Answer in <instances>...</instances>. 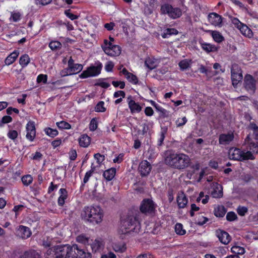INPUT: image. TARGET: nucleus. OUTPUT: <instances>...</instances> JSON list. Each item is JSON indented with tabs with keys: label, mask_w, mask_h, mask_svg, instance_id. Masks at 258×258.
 Masks as SVG:
<instances>
[{
	"label": "nucleus",
	"mask_w": 258,
	"mask_h": 258,
	"mask_svg": "<svg viewBox=\"0 0 258 258\" xmlns=\"http://www.w3.org/2000/svg\"><path fill=\"white\" fill-rule=\"evenodd\" d=\"M94 156L99 164L101 163L105 159L104 156L102 155L99 153L95 154Z\"/></svg>",
	"instance_id": "13d9d810"
},
{
	"label": "nucleus",
	"mask_w": 258,
	"mask_h": 258,
	"mask_svg": "<svg viewBox=\"0 0 258 258\" xmlns=\"http://www.w3.org/2000/svg\"><path fill=\"white\" fill-rule=\"evenodd\" d=\"M83 69V66L81 64L76 63L69 70L70 74H75L81 72Z\"/></svg>",
	"instance_id": "473e14b6"
},
{
	"label": "nucleus",
	"mask_w": 258,
	"mask_h": 258,
	"mask_svg": "<svg viewBox=\"0 0 258 258\" xmlns=\"http://www.w3.org/2000/svg\"><path fill=\"white\" fill-rule=\"evenodd\" d=\"M186 122V118L185 117H183L181 118H178L176 121V124L177 127H179L184 125Z\"/></svg>",
	"instance_id": "864d4df0"
},
{
	"label": "nucleus",
	"mask_w": 258,
	"mask_h": 258,
	"mask_svg": "<svg viewBox=\"0 0 258 258\" xmlns=\"http://www.w3.org/2000/svg\"><path fill=\"white\" fill-rule=\"evenodd\" d=\"M226 213V211L223 206H218L215 209L214 214L216 217H223Z\"/></svg>",
	"instance_id": "c756f323"
},
{
	"label": "nucleus",
	"mask_w": 258,
	"mask_h": 258,
	"mask_svg": "<svg viewBox=\"0 0 258 258\" xmlns=\"http://www.w3.org/2000/svg\"><path fill=\"white\" fill-rule=\"evenodd\" d=\"M212 35L214 40L218 43L222 42L224 40L223 37L218 31H213Z\"/></svg>",
	"instance_id": "e433bc0d"
},
{
	"label": "nucleus",
	"mask_w": 258,
	"mask_h": 258,
	"mask_svg": "<svg viewBox=\"0 0 258 258\" xmlns=\"http://www.w3.org/2000/svg\"><path fill=\"white\" fill-rule=\"evenodd\" d=\"M232 23L238 29L243 24L240 21L236 18H232L231 19Z\"/></svg>",
	"instance_id": "e2e57ef3"
},
{
	"label": "nucleus",
	"mask_w": 258,
	"mask_h": 258,
	"mask_svg": "<svg viewBox=\"0 0 258 258\" xmlns=\"http://www.w3.org/2000/svg\"><path fill=\"white\" fill-rule=\"evenodd\" d=\"M177 202L180 208H183L187 203V199L185 195L181 192H179L177 197Z\"/></svg>",
	"instance_id": "412c9836"
},
{
	"label": "nucleus",
	"mask_w": 258,
	"mask_h": 258,
	"mask_svg": "<svg viewBox=\"0 0 258 258\" xmlns=\"http://www.w3.org/2000/svg\"><path fill=\"white\" fill-rule=\"evenodd\" d=\"M161 12L162 14L168 15L170 18L173 19L178 18L182 15L180 9L174 8L168 4H165L161 6Z\"/></svg>",
	"instance_id": "0eeeda50"
},
{
	"label": "nucleus",
	"mask_w": 258,
	"mask_h": 258,
	"mask_svg": "<svg viewBox=\"0 0 258 258\" xmlns=\"http://www.w3.org/2000/svg\"><path fill=\"white\" fill-rule=\"evenodd\" d=\"M30 58L27 54H24L22 55L19 59L20 64L22 67H25L29 63Z\"/></svg>",
	"instance_id": "72a5a7b5"
},
{
	"label": "nucleus",
	"mask_w": 258,
	"mask_h": 258,
	"mask_svg": "<svg viewBox=\"0 0 258 258\" xmlns=\"http://www.w3.org/2000/svg\"><path fill=\"white\" fill-rule=\"evenodd\" d=\"M166 130H162L161 131L160 135V138L158 139V145L160 146L162 145V143L163 142V141L165 139V135L166 134Z\"/></svg>",
	"instance_id": "603ef678"
},
{
	"label": "nucleus",
	"mask_w": 258,
	"mask_h": 258,
	"mask_svg": "<svg viewBox=\"0 0 258 258\" xmlns=\"http://www.w3.org/2000/svg\"><path fill=\"white\" fill-rule=\"evenodd\" d=\"M216 236L222 243L224 244H227L230 241L231 237L226 231L221 230H218L216 231Z\"/></svg>",
	"instance_id": "dca6fc26"
},
{
	"label": "nucleus",
	"mask_w": 258,
	"mask_h": 258,
	"mask_svg": "<svg viewBox=\"0 0 258 258\" xmlns=\"http://www.w3.org/2000/svg\"><path fill=\"white\" fill-rule=\"evenodd\" d=\"M37 82H43L44 83H45L47 81V76L46 75H39L38 77H37Z\"/></svg>",
	"instance_id": "69168bd1"
},
{
	"label": "nucleus",
	"mask_w": 258,
	"mask_h": 258,
	"mask_svg": "<svg viewBox=\"0 0 258 258\" xmlns=\"http://www.w3.org/2000/svg\"><path fill=\"white\" fill-rule=\"evenodd\" d=\"M155 209V204L153 201L150 199L144 200L140 205L141 212L146 214L153 213Z\"/></svg>",
	"instance_id": "9d476101"
},
{
	"label": "nucleus",
	"mask_w": 258,
	"mask_h": 258,
	"mask_svg": "<svg viewBox=\"0 0 258 258\" xmlns=\"http://www.w3.org/2000/svg\"><path fill=\"white\" fill-rule=\"evenodd\" d=\"M145 63L147 67L151 70L156 68L158 66L157 61L151 58H147Z\"/></svg>",
	"instance_id": "c85d7f7f"
},
{
	"label": "nucleus",
	"mask_w": 258,
	"mask_h": 258,
	"mask_svg": "<svg viewBox=\"0 0 258 258\" xmlns=\"http://www.w3.org/2000/svg\"><path fill=\"white\" fill-rule=\"evenodd\" d=\"M232 85L235 87L242 79V71L237 64H233L231 69Z\"/></svg>",
	"instance_id": "6e6552de"
},
{
	"label": "nucleus",
	"mask_w": 258,
	"mask_h": 258,
	"mask_svg": "<svg viewBox=\"0 0 258 258\" xmlns=\"http://www.w3.org/2000/svg\"><path fill=\"white\" fill-rule=\"evenodd\" d=\"M190 159L188 155L183 153L169 152L165 158V163L169 166L178 169L188 167Z\"/></svg>",
	"instance_id": "f03ea898"
},
{
	"label": "nucleus",
	"mask_w": 258,
	"mask_h": 258,
	"mask_svg": "<svg viewBox=\"0 0 258 258\" xmlns=\"http://www.w3.org/2000/svg\"><path fill=\"white\" fill-rule=\"evenodd\" d=\"M154 107H155L157 111L160 113V115L161 116L165 117L167 116V111L166 110L163 108L158 105H155Z\"/></svg>",
	"instance_id": "49530a36"
},
{
	"label": "nucleus",
	"mask_w": 258,
	"mask_h": 258,
	"mask_svg": "<svg viewBox=\"0 0 258 258\" xmlns=\"http://www.w3.org/2000/svg\"><path fill=\"white\" fill-rule=\"evenodd\" d=\"M76 240L78 242L83 244L89 242V238L84 235H80L77 237Z\"/></svg>",
	"instance_id": "a18cd8bd"
},
{
	"label": "nucleus",
	"mask_w": 258,
	"mask_h": 258,
	"mask_svg": "<svg viewBox=\"0 0 258 258\" xmlns=\"http://www.w3.org/2000/svg\"><path fill=\"white\" fill-rule=\"evenodd\" d=\"M126 78L131 83L136 84L138 83L137 77L132 73L130 74L126 77Z\"/></svg>",
	"instance_id": "3c124183"
},
{
	"label": "nucleus",
	"mask_w": 258,
	"mask_h": 258,
	"mask_svg": "<svg viewBox=\"0 0 258 258\" xmlns=\"http://www.w3.org/2000/svg\"><path fill=\"white\" fill-rule=\"evenodd\" d=\"M51 2L52 0H35V4L37 5H41L44 6L51 3Z\"/></svg>",
	"instance_id": "680f3d73"
},
{
	"label": "nucleus",
	"mask_w": 258,
	"mask_h": 258,
	"mask_svg": "<svg viewBox=\"0 0 258 258\" xmlns=\"http://www.w3.org/2000/svg\"><path fill=\"white\" fill-rule=\"evenodd\" d=\"M228 154L229 158L235 160L241 161L254 159L252 154L249 151L245 152L237 148H231L229 150Z\"/></svg>",
	"instance_id": "39448f33"
},
{
	"label": "nucleus",
	"mask_w": 258,
	"mask_h": 258,
	"mask_svg": "<svg viewBox=\"0 0 258 258\" xmlns=\"http://www.w3.org/2000/svg\"><path fill=\"white\" fill-rule=\"evenodd\" d=\"M244 86L250 93L253 94L256 90V81L250 75H246L244 78Z\"/></svg>",
	"instance_id": "9b49d317"
},
{
	"label": "nucleus",
	"mask_w": 258,
	"mask_h": 258,
	"mask_svg": "<svg viewBox=\"0 0 258 258\" xmlns=\"http://www.w3.org/2000/svg\"><path fill=\"white\" fill-rule=\"evenodd\" d=\"M49 47L51 50H55L61 48V44L59 41H53L50 42Z\"/></svg>",
	"instance_id": "ea45409f"
},
{
	"label": "nucleus",
	"mask_w": 258,
	"mask_h": 258,
	"mask_svg": "<svg viewBox=\"0 0 258 258\" xmlns=\"http://www.w3.org/2000/svg\"><path fill=\"white\" fill-rule=\"evenodd\" d=\"M21 16V14L20 12H12L11 13V17L10 20H12L13 22H17L20 20Z\"/></svg>",
	"instance_id": "c9c22d12"
},
{
	"label": "nucleus",
	"mask_w": 258,
	"mask_h": 258,
	"mask_svg": "<svg viewBox=\"0 0 258 258\" xmlns=\"http://www.w3.org/2000/svg\"><path fill=\"white\" fill-rule=\"evenodd\" d=\"M152 166L147 160L142 161L139 166V171L142 176H147L151 171Z\"/></svg>",
	"instance_id": "4468645a"
},
{
	"label": "nucleus",
	"mask_w": 258,
	"mask_h": 258,
	"mask_svg": "<svg viewBox=\"0 0 258 258\" xmlns=\"http://www.w3.org/2000/svg\"><path fill=\"white\" fill-rule=\"evenodd\" d=\"M102 67V64L99 62L96 66H91L87 70L83 71L80 77L82 78H86L89 77L96 76L100 73Z\"/></svg>",
	"instance_id": "1a4fd4ad"
},
{
	"label": "nucleus",
	"mask_w": 258,
	"mask_h": 258,
	"mask_svg": "<svg viewBox=\"0 0 258 258\" xmlns=\"http://www.w3.org/2000/svg\"><path fill=\"white\" fill-rule=\"evenodd\" d=\"M51 250L53 258H91L90 253L80 249L77 245H56Z\"/></svg>",
	"instance_id": "f257e3e1"
},
{
	"label": "nucleus",
	"mask_w": 258,
	"mask_h": 258,
	"mask_svg": "<svg viewBox=\"0 0 258 258\" xmlns=\"http://www.w3.org/2000/svg\"><path fill=\"white\" fill-rule=\"evenodd\" d=\"M191 62V60L185 59L179 62V66L181 70H185L190 67Z\"/></svg>",
	"instance_id": "7c9ffc66"
},
{
	"label": "nucleus",
	"mask_w": 258,
	"mask_h": 258,
	"mask_svg": "<svg viewBox=\"0 0 258 258\" xmlns=\"http://www.w3.org/2000/svg\"><path fill=\"white\" fill-rule=\"evenodd\" d=\"M103 246V242L100 239H96L91 244L92 249L94 252L99 250Z\"/></svg>",
	"instance_id": "b1692460"
},
{
	"label": "nucleus",
	"mask_w": 258,
	"mask_h": 258,
	"mask_svg": "<svg viewBox=\"0 0 258 258\" xmlns=\"http://www.w3.org/2000/svg\"><path fill=\"white\" fill-rule=\"evenodd\" d=\"M141 225L136 218L133 216L127 217L121 221L119 232L121 234L138 233L140 231Z\"/></svg>",
	"instance_id": "20e7f679"
},
{
	"label": "nucleus",
	"mask_w": 258,
	"mask_h": 258,
	"mask_svg": "<svg viewBox=\"0 0 258 258\" xmlns=\"http://www.w3.org/2000/svg\"><path fill=\"white\" fill-rule=\"evenodd\" d=\"M238 214L240 216H244L247 212V209L244 207H239L237 210Z\"/></svg>",
	"instance_id": "bf43d9fd"
},
{
	"label": "nucleus",
	"mask_w": 258,
	"mask_h": 258,
	"mask_svg": "<svg viewBox=\"0 0 258 258\" xmlns=\"http://www.w3.org/2000/svg\"><path fill=\"white\" fill-rule=\"evenodd\" d=\"M237 218V215L234 212H229L226 215V219L228 221H232Z\"/></svg>",
	"instance_id": "5fc2aeb1"
},
{
	"label": "nucleus",
	"mask_w": 258,
	"mask_h": 258,
	"mask_svg": "<svg viewBox=\"0 0 258 258\" xmlns=\"http://www.w3.org/2000/svg\"><path fill=\"white\" fill-rule=\"evenodd\" d=\"M46 134L50 137L53 138L58 135V131L56 129L48 127L45 129Z\"/></svg>",
	"instance_id": "a19ab883"
},
{
	"label": "nucleus",
	"mask_w": 258,
	"mask_h": 258,
	"mask_svg": "<svg viewBox=\"0 0 258 258\" xmlns=\"http://www.w3.org/2000/svg\"><path fill=\"white\" fill-rule=\"evenodd\" d=\"M245 144L247 145V148L252 153H258V142H255L252 138L250 137V135H248L245 140Z\"/></svg>",
	"instance_id": "2eb2a0df"
},
{
	"label": "nucleus",
	"mask_w": 258,
	"mask_h": 258,
	"mask_svg": "<svg viewBox=\"0 0 258 258\" xmlns=\"http://www.w3.org/2000/svg\"><path fill=\"white\" fill-rule=\"evenodd\" d=\"M95 110L97 112H104L105 108L104 107V102L103 101L99 102L96 106Z\"/></svg>",
	"instance_id": "09e8293b"
},
{
	"label": "nucleus",
	"mask_w": 258,
	"mask_h": 258,
	"mask_svg": "<svg viewBox=\"0 0 258 258\" xmlns=\"http://www.w3.org/2000/svg\"><path fill=\"white\" fill-rule=\"evenodd\" d=\"M98 127V122L95 118H93L90 123L89 128L91 131H94Z\"/></svg>",
	"instance_id": "de8ad7c7"
},
{
	"label": "nucleus",
	"mask_w": 258,
	"mask_h": 258,
	"mask_svg": "<svg viewBox=\"0 0 258 258\" xmlns=\"http://www.w3.org/2000/svg\"><path fill=\"white\" fill-rule=\"evenodd\" d=\"M113 249L116 252H123L126 250V247L124 243H115Z\"/></svg>",
	"instance_id": "f704fd0d"
},
{
	"label": "nucleus",
	"mask_w": 258,
	"mask_h": 258,
	"mask_svg": "<svg viewBox=\"0 0 258 258\" xmlns=\"http://www.w3.org/2000/svg\"><path fill=\"white\" fill-rule=\"evenodd\" d=\"M26 138L30 141H33L36 136V129L34 122L29 121L26 125Z\"/></svg>",
	"instance_id": "ddd939ff"
},
{
	"label": "nucleus",
	"mask_w": 258,
	"mask_h": 258,
	"mask_svg": "<svg viewBox=\"0 0 258 258\" xmlns=\"http://www.w3.org/2000/svg\"><path fill=\"white\" fill-rule=\"evenodd\" d=\"M70 159L71 160H75L77 157V154L75 150H71L69 153Z\"/></svg>",
	"instance_id": "338daca9"
},
{
	"label": "nucleus",
	"mask_w": 258,
	"mask_h": 258,
	"mask_svg": "<svg viewBox=\"0 0 258 258\" xmlns=\"http://www.w3.org/2000/svg\"><path fill=\"white\" fill-rule=\"evenodd\" d=\"M56 124L59 129L68 130L71 128V125L68 122L65 121L57 122Z\"/></svg>",
	"instance_id": "4c0bfd02"
},
{
	"label": "nucleus",
	"mask_w": 258,
	"mask_h": 258,
	"mask_svg": "<svg viewBox=\"0 0 258 258\" xmlns=\"http://www.w3.org/2000/svg\"><path fill=\"white\" fill-rule=\"evenodd\" d=\"M90 143V138L86 135H82L79 139V144L81 147H87Z\"/></svg>",
	"instance_id": "cd10ccee"
},
{
	"label": "nucleus",
	"mask_w": 258,
	"mask_h": 258,
	"mask_svg": "<svg viewBox=\"0 0 258 258\" xmlns=\"http://www.w3.org/2000/svg\"><path fill=\"white\" fill-rule=\"evenodd\" d=\"M33 178L30 175L23 176L22 178V181L23 183L26 186H28L31 184Z\"/></svg>",
	"instance_id": "79ce46f5"
},
{
	"label": "nucleus",
	"mask_w": 258,
	"mask_h": 258,
	"mask_svg": "<svg viewBox=\"0 0 258 258\" xmlns=\"http://www.w3.org/2000/svg\"><path fill=\"white\" fill-rule=\"evenodd\" d=\"M202 48L207 52H214L217 51V47L210 43L205 42H200Z\"/></svg>",
	"instance_id": "a878e982"
},
{
	"label": "nucleus",
	"mask_w": 258,
	"mask_h": 258,
	"mask_svg": "<svg viewBox=\"0 0 258 258\" xmlns=\"http://www.w3.org/2000/svg\"><path fill=\"white\" fill-rule=\"evenodd\" d=\"M249 128L253 132L252 135L249 134L250 137L252 138V140L258 141V126L254 123H250Z\"/></svg>",
	"instance_id": "bb28decb"
},
{
	"label": "nucleus",
	"mask_w": 258,
	"mask_h": 258,
	"mask_svg": "<svg viewBox=\"0 0 258 258\" xmlns=\"http://www.w3.org/2000/svg\"><path fill=\"white\" fill-rule=\"evenodd\" d=\"M115 173V168H111L104 172L103 176L107 180L110 181L114 178Z\"/></svg>",
	"instance_id": "5701e85b"
},
{
	"label": "nucleus",
	"mask_w": 258,
	"mask_h": 258,
	"mask_svg": "<svg viewBox=\"0 0 258 258\" xmlns=\"http://www.w3.org/2000/svg\"><path fill=\"white\" fill-rule=\"evenodd\" d=\"M103 217V210L98 206L85 207L82 213V217L84 220L93 224L100 223Z\"/></svg>",
	"instance_id": "7ed1b4c3"
},
{
	"label": "nucleus",
	"mask_w": 258,
	"mask_h": 258,
	"mask_svg": "<svg viewBox=\"0 0 258 258\" xmlns=\"http://www.w3.org/2000/svg\"><path fill=\"white\" fill-rule=\"evenodd\" d=\"M114 67L113 63L110 61L105 65V69L107 72H111Z\"/></svg>",
	"instance_id": "0e129e2a"
},
{
	"label": "nucleus",
	"mask_w": 258,
	"mask_h": 258,
	"mask_svg": "<svg viewBox=\"0 0 258 258\" xmlns=\"http://www.w3.org/2000/svg\"><path fill=\"white\" fill-rule=\"evenodd\" d=\"M64 14L71 20H74L78 19V16L71 13L70 10H67L64 11Z\"/></svg>",
	"instance_id": "6e6d98bb"
},
{
	"label": "nucleus",
	"mask_w": 258,
	"mask_h": 258,
	"mask_svg": "<svg viewBox=\"0 0 258 258\" xmlns=\"http://www.w3.org/2000/svg\"><path fill=\"white\" fill-rule=\"evenodd\" d=\"M20 258H40V256L34 251H27L21 255Z\"/></svg>",
	"instance_id": "2f4dec72"
},
{
	"label": "nucleus",
	"mask_w": 258,
	"mask_h": 258,
	"mask_svg": "<svg viewBox=\"0 0 258 258\" xmlns=\"http://www.w3.org/2000/svg\"><path fill=\"white\" fill-rule=\"evenodd\" d=\"M19 54V52L17 50H15L11 53L5 59L6 64L9 66L12 64L16 60Z\"/></svg>",
	"instance_id": "4be33fe9"
},
{
	"label": "nucleus",
	"mask_w": 258,
	"mask_h": 258,
	"mask_svg": "<svg viewBox=\"0 0 258 258\" xmlns=\"http://www.w3.org/2000/svg\"><path fill=\"white\" fill-rule=\"evenodd\" d=\"M101 47L104 52L110 56H118L121 53V48L118 45H113L112 43L108 42L106 39L104 40Z\"/></svg>",
	"instance_id": "423d86ee"
},
{
	"label": "nucleus",
	"mask_w": 258,
	"mask_h": 258,
	"mask_svg": "<svg viewBox=\"0 0 258 258\" xmlns=\"http://www.w3.org/2000/svg\"><path fill=\"white\" fill-rule=\"evenodd\" d=\"M209 22L215 26H220L222 23V17L216 13H212L208 15Z\"/></svg>",
	"instance_id": "a211bd4d"
},
{
	"label": "nucleus",
	"mask_w": 258,
	"mask_h": 258,
	"mask_svg": "<svg viewBox=\"0 0 258 258\" xmlns=\"http://www.w3.org/2000/svg\"><path fill=\"white\" fill-rule=\"evenodd\" d=\"M8 136L10 139L15 140L18 137V133L15 130H11L8 133Z\"/></svg>",
	"instance_id": "4d7b16f0"
},
{
	"label": "nucleus",
	"mask_w": 258,
	"mask_h": 258,
	"mask_svg": "<svg viewBox=\"0 0 258 258\" xmlns=\"http://www.w3.org/2000/svg\"><path fill=\"white\" fill-rule=\"evenodd\" d=\"M238 29L243 35L249 38L252 37L253 33L252 31L246 25L243 24Z\"/></svg>",
	"instance_id": "393cba45"
},
{
	"label": "nucleus",
	"mask_w": 258,
	"mask_h": 258,
	"mask_svg": "<svg viewBox=\"0 0 258 258\" xmlns=\"http://www.w3.org/2000/svg\"><path fill=\"white\" fill-rule=\"evenodd\" d=\"M231 250L233 253L237 254H243L245 252L244 248L239 246H234L231 248Z\"/></svg>",
	"instance_id": "37998d69"
},
{
	"label": "nucleus",
	"mask_w": 258,
	"mask_h": 258,
	"mask_svg": "<svg viewBox=\"0 0 258 258\" xmlns=\"http://www.w3.org/2000/svg\"><path fill=\"white\" fill-rule=\"evenodd\" d=\"M94 170L95 167L92 166L91 169L90 171L86 172L83 180V182L84 183H86L88 181L90 177L91 176Z\"/></svg>",
	"instance_id": "8fccbe9b"
},
{
	"label": "nucleus",
	"mask_w": 258,
	"mask_h": 258,
	"mask_svg": "<svg viewBox=\"0 0 258 258\" xmlns=\"http://www.w3.org/2000/svg\"><path fill=\"white\" fill-rule=\"evenodd\" d=\"M137 258H153V256L150 253H143L138 255Z\"/></svg>",
	"instance_id": "774afa93"
},
{
	"label": "nucleus",
	"mask_w": 258,
	"mask_h": 258,
	"mask_svg": "<svg viewBox=\"0 0 258 258\" xmlns=\"http://www.w3.org/2000/svg\"><path fill=\"white\" fill-rule=\"evenodd\" d=\"M16 236L22 239H26L32 234L30 229L23 225H20L16 229Z\"/></svg>",
	"instance_id": "f8f14e48"
},
{
	"label": "nucleus",
	"mask_w": 258,
	"mask_h": 258,
	"mask_svg": "<svg viewBox=\"0 0 258 258\" xmlns=\"http://www.w3.org/2000/svg\"><path fill=\"white\" fill-rule=\"evenodd\" d=\"M178 33V31L177 30L172 28V29H167L166 30V32H165L163 35L162 37L163 38H167L168 35H171L172 34H177Z\"/></svg>",
	"instance_id": "c03bdc74"
},
{
	"label": "nucleus",
	"mask_w": 258,
	"mask_h": 258,
	"mask_svg": "<svg viewBox=\"0 0 258 258\" xmlns=\"http://www.w3.org/2000/svg\"><path fill=\"white\" fill-rule=\"evenodd\" d=\"M175 231L178 235H184L185 234V230L183 229V226L180 223H177L175 226Z\"/></svg>",
	"instance_id": "58836bf2"
},
{
	"label": "nucleus",
	"mask_w": 258,
	"mask_h": 258,
	"mask_svg": "<svg viewBox=\"0 0 258 258\" xmlns=\"http://www.w3.org/2000/svg\"><path fill=\"white\" fill-rule=\"evenodd\" d=\"M112 84L115 87L119 86L120 89H123L125 87V83L122 81H113Z\"/></svg>",
	"instance_id": "052dcab7"
},
{
	"label": "nucleus",
	"mask_w": 258,
	"mask_h": 258,
	"mask_svg": "<svg viewBox=\"0 0 258 258\" xmlns=\"http://www.w3.org/2000/svg\"><path fill=\"white\" fill-rule=\"evenodd\" d=\"M127 102L128 107L132 113L139 112L142 110L141 106L137 103L135 102L134 100L132 99L131 96H129L127 97Z\"/></svg>",
	"instance_id": "6ab92c4d"
},
{
	"label": "nucleus",
	"mask_w": 258,
	"mask_h": 258,
	"mask_svg": "<svg viewBox=\"0 0 258 258\" xmlns=\"http://www.w3.org/2000/svg\"><path fill=\"white\" fill-rule=\"evenodd\" d=\"M211 195L214 198H219L223 196L222 186L217 182L212 184Z\"/></svg>",
	"instance_id": "f3484780"
},
{
	"label": "nucleus",
	"mask_w": 258,
	"mask_h": 258,
	"mask_svg": "<svg viewBox=\"0 0 258 258\" xmlns=\"http://www.w3.org/2000/svg\"><path fill=\"white\" fill-rule=\"evenodd\" d=\"M234 138L233 134H222L220 136L219 143L221 144L226 145L231 142Z\"/></svg>",
	"instance_id": "aec40b11"
}]
</instances>
